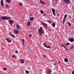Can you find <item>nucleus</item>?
Masks as SVG:
<instances>
[{
	"instance_id": "nucleus-1",
	"label": "nucleus",
	"mask_w": 74,
	"mask_h": 74,
	"mask_svg": "<svg viewBox=\"0 0 74 74\" xmlns=\"http://www.w3.org/2000/svg\"><path fill=\"white\" fill-rule=\"evenodd\" d=\"M38 32L40 36H41V34H44V32L43 31L42 27H40V28L38 29Z\"/></svg>"
},
{
	"instance_id": "nucleus-2",
	"label": "nucleus",
	"mask_w": 74,
	"mask_h": 74,
	"mask_svg": "<svg viewBox=\"0 0 74 74\" xmlns=\"http://www.w3.org/2000/svg\"><path fill=\"white\" fill-rule=\"evenodd\" d=\"M64 2L67 4H70V0H64Z\"/></svg>"
},
{
	"instance_id": "nucleus-3",
	"label": "nucleus",
	"mask_w": 74,
	"mask_h": 74,
	"mask_svg": "<svg viewBox=\"0 0 74 74\" xmlns=\"http://www.w3.org/2000/svg\"><path fill=\"white\" fill-rule=\"evenodd\" d=\"M51 10L53 12V14L54 16H56V15L55 14V9H53V8H51Z\"/></svg>"
},
{
	"instance_id": "nucleus-4",
	"label": "nucleus",
	"mask_w": 74,
	"mask_h": 74,
	"mask_svg": "<svg viewBox=\"0 0 74 74\" xmlns=\"http://www.w3.org/2000/svg\"><path fill=\"white\" fill-rule=\"evenodd\" d=\"M42 25H43V26H45V27H46V28H48V27L47 26V24L43 23V22H42Z\"/></svg>"
},
{
	"instance_id": "nucleus-5",
	"label": "nucleus",
	"mask_w": 74,
	"mask_h": 74,
	"mask_svg": "<svg viewBox=\"0 0 74 74\" xmlns=\"http://www.w3.org/2000/svg\"><path fill=\"white\" fill-rule=\"evenodd\" d=\"M14 33L15 34H18L19 33V31L18 29H14Z\"/></svg>"
},
{
	"instance_id": "nucleus-6",
	"label": "nucleus",
	"mask_w": 74,
	"mask_h": 74,
	"mask_svg": "<svg viewBox=\"0 0 74 74\" xmlns=\"http://www.w3.org/2000/svg\"><path fill=\"white\" fill-rule=\"evenodd\" d=\"M1 7H4V3H3V0H1Z\"/></svg>"
},
{
	"instance_id": "nucleus-7",
	"label": "nucleus",
	"mask_w": 74,
	"mask_h": 74,
	"mask_svg": "<svg viewBox=\"0 0 74 74\" xmlns=\"http://www.w3.org/2000/svg\"><path fill=\"white\" fill-rule=\"evenodd\" d=\"M69 41H70V42H74V39L72 38H71L69 39Z\"/></svg>"
},
{
	"instance_id": "nucleus-8",
	"label": "nucleus",
	"mask_w": 74,
	"mask_h": 74,
	"mask_svg": "<svg viewBox=\"0 0 74 74\" xmlns=\"http://www.w3.org/2000/svg\"><path fill=\"white\" fill-rule=\"evenodd\" d=\"M5 39L6 41H7L8 42H11V40L9 38H6Z\"/></svg>"
},
{
	"instance_id": "nucleus-9",
	"label": "nucleus",
	"mask_w": 74,
	"mask_h": 74,
	"mask_svg": "<svg viewBox=\"0 0 74 74\" xmlns=\"http://www.w3.org/2000/svg\"><path fill=\"white\" fill-rule=\"evenodd\" d=\"M20 62L22 63V64H23V63H24V60L23 59H21L20 60Z\"/></svg>"
},
{
	"instance_id": "nucleus-10",
	"label": "nucleus",
	"mask_w": 74,
	"mask_h": 74,
	"mask_svg": "<svg viewBox=\"0 0 74 74\" xmlns=\"http://www.w3.org/2000/svg\"><path fill=\"white\" fill-rule=\"evenodd\" d=\"M9 35L11 36H12V37H14V38H15V36L14 35L12 34L11 32H9Z\"/></svg>"
},
{
	"instance_id": "nucleus-11",
	"label": "nucleus",
	"mask_w": 74,
	"mask_h": 74,
	"mask_svg": "<svg viewBox=\"0 0 74 74\" xmlns=\"http://www.w3.org/2000/svg\"><path fill=\"white\" fill-rule=\"evenodd\" d=\"M3 21H4L5 20H6V16H3L1 17Z\"/></svg>"
},
{
	"instance_id": "nucleus-12",
	"label": "nucleus",
	"mask_w": 74,
	"mask_h": 74,
	"mask_svg": "<svg viewBox=\"0 0 74 74\" xmlns=\"http://www.w3.org/2000/svg\"><path fill=\"white\" fill-rule=\"evenodd\" d=\"M40 2L42 4H43L45 5L46 4V3H45L42 0H41L40 1Z\"/></svg>"
},
{
	"instance_id": "nucleus-13",
	"label": "nucleus",
	"mask_w": 74,
	"mask_h": 74,
	"mask_svg": "<svg viewBox=\"0 0 74 74\" xmlns=\"http://www.w3.org/2000/svg\"><path fill=\"white\" fill-rule=\"evenodd\" d=\"M8 21L10 24H12V23H13V22H14V21L12 20H9Z\"/></svg>"
},
{
	"instance_id": "nucleus-14",
	"label": "nucleus",
	"mask_w": 74,
	"mask_h": 74,
	"mask_svg": "<svg viewBox=\"0 0 74 74\" xmlns=\"http://www.w3.org/2000/svg\"><path fill=\"white\" fill-rule=\"evenodd\" d=\"M64 60L65 62H69L68 58H65L64 59Z\"/></svg>"
},
{
	"instance_id": "nucleus-15",
	"label": "nucleus",
	"mask_w": 74,
	"mask_h": 74,
	"mask_svg": "<svg viewBox=\"0 0 74 74\" xmlns=\"http://www.w3.org/2000/svg\"><path fill=\"white\" fill-rule=\"evenodd\" d=\"M18 5H20V6H21V7L23 6V3L21 2H20L18 3Z\"/></svg>"
},
{
	"instance_id": "nucleus-16",
	"label": "nucleus",
	"mask_w": 74,
	"mask_h": 74,
	"mask_svg": "<svg viewBox=\"0 0 74 74\" xmlns=\"http://www.w3.org/2000/svg\"><path fill=\"white\" fill-rule=\"evenodd\" d=\"M30 24H31V23L30 22L28 21L27 23V26H30Z\"/></svg>"
},
{
	"instance_id": "nucleus-17",
	"label": "nucleus",
	"mask_w": 74,
	"mask_h": 74,
	"mask_svg": "<svg viewBox=\"0 0 74 74\" xmlns=\"http://www.w3.org/2000/svg\"><path fill=\"white\" fill-rule=\"evenodd\" d=\"M19 27H20V25L17 24L16 25V27L17 29H19Z\"/></svg>"
},
{
	"instance_id": "nucleus-18",
	"label": "nucleus",
	"mask_w": 74,
	"mask_h": 74,
	"mask_svg": "<svg viewBox=\"0 0 74 74\" xmlns=\"http://www.w3.org/2000/svg\"><path fill=\"white\" fill-rule=\"evenodd\" d=\"M5 1L8 3H10L11 2V0H5Z\"/></svg>"
},
{
	"instance_id": "nucleus-19",
	"label": "nucleus",
	"mask_w": 74,
	"mask_h": 74,
	"mask_svg": "<svg viewBox=\"0 0 74 74\" xmlns=\"http://www.w3.org/2000/svg\"><path fill=\"white\" fill-rule=\"evenodd\" d=\"M70 45V44L69 42H66L65 44V46H67V45Z\"/></svg>"
},
{
	"instance_id": "nucleus-20",
	"label": "nucleus",
	"mask_w": 74,
	"mask_h": 74,
	"mask_svg": "<svg viewBox=\"0 0 74 74\" xmlns=\"http://www.w3.org/2000/svg\"><path fill=\"white\" fill-rule=\"evenodd\" d=\"M10 17H6V20H10Z\"/></svg>"
},
{
	"instance_id": "nucleus-21",
	"label": "nucleus",
	"mask_w": 74,
	"mask_h": 74,
	"mask_svg": "<svg viewBox=\"0 0 74 74\" xmlns=\"http://www.w3.org/2000/svg\"><path fill=\"white\" fill-rule=\"evenodd\" d=\"M34 19V17H33L30 18V21H33Z\"/></svg>"
},
{
	"instance_id": "nucleus-22",
	"label": "nucleus",
	"mask_w": 74,
	"mask_h": 74,
	"mask_svg": "<svg viewBox=\"0 0 74 74\" xmlns=\"http://www.w3.org/2000/svg\"><path fill=\"white\" fill-rule=\"evenodd\" d=\"M67 14H66L64 15V19H66V17H67Z\"/></svg>"
},
{
	"instance_id": "nucleus-23",
	"label": "nucleus",
	"mask_w": 74,
	"mask_h": 74,
	"mask_svg": "<svg viewBox=\"0 0 74 74\" xmlns=\"http://www.w3.org/2000/svg\"><path fill=\"white\" fill-rule=\"evenodd\" d=\"M52 26L53 27H55V23L54 22L52 23Z\"/></svg>"
},
{
	"instance_id": "nucleus-24",
	"label": "nucleus",
	"mask_w": 74,
	"mask_h": 74,
	"mask_svg": "<svg viewBox=\"0 0 74 74\" xmlns=\"http://www.w3.org/2000/svg\"><path fill=\"white\" fill-rule=\"evenodd\" d=\"M66 20V19H63V21H62V23L63 25H64V23L65 22V20Z\"/></svg>"
},
{
	"instance_id": "nucleus-25",
	"label": "nucleus",
	"mask_w": 74,
	"mask_h": 74,
	"mask_svg": "<svg viewBox=\"0 0 74 74\" xmlns=\"http://www.w3.org/2000/svg\"><path fill=\"white\" fill-rule=\"evenodd\" d=\"M12 58H16V56H15L14 55H12Z\"/></svg>"
},
{
	"instance_id": "nucleus-26",
	"label": "nucleus",
	"mask_w": 74,
	"mask_h": 74,
	"mask_svg": "<svg viewBox=\"0 0 74 74\" xmlns=\"http://www.w3.org/2000/svg\"><path fill=\"white\" fill-rule=\"evenodd\" d=\"M74 48V45L72 46L71 47V49H73Z\"/></svg>"
},
{
	"instance_id": "nucleus-27",
	"label": "nucleus",
	"mask_w": 74,
	"mask_h": 74,
	"mask_svg": "<svg viewBox=\"0 0 74 74\" xmlns=\"http://www.w3.org/2000/svg\"><path fill=\"white\" fill-rule=\"evenodd\" d=\"M64 48L65 49H66V51H69V49H68L67 48H66V47H65V46H64Z\"/></svg>"
},
{
	"instance_id": "nucleus-28",
	"label": "nucleus",
	"mask_w": 74,
	"mask_h": 74,
	"mask_svg": "<svg viewBox=\"0 0 74 74\" xmlns=\"http://www.w3.org/2000/svg\"><path fill=\"white\" fill-rule=\"evenodd\" d=\"M51 73V71L49 70L48 71V74H49L50 73Z\"/></svg>"
},
{
	"instance_id": "nucleus-29",
	"label": "nucleus",
	"mask_w": 74,
	"mask_h": 74,
	"mask_svg": "<svg viewBox=\"0 0 74 74\" xmlns=\"http://www.w3.org/2000/svg\"><path fill=\"white\" fill-rule=\"evenodd\" d=\"M40 13L42 14H44V12H43L42 10H41L40 11Z\"/></svg>"
},
{
	"instance_id": "nucleus-30",
	"label": "nucleus",
	"mask_w": 74,
	"mask_h": 74,
	"mask_svg": "<svg viewBox=\"0 0 74 74\" xmlns=\"http://www.w3.org/2000/svg\"><path fill=\"white\" fill-rule=\"evenodd\" d=\"M48 22L49 23H52V21H51V20H48Z\"/></svg>"
},
{
	"instance_id": "nucleus-31",
	"label": "nucleus",
	"mask_w": 74,
	"mask_h": 74,
	"mask_svg": "<svg viewBox=\"0 0 74 74\" xmlns=\"http://www.w3.org/2000/svg\"><path fill=\"white\" fill-rule=\"evenodd\" d=\"M61 46H62V47H64L65 46V45L64 44H61Z\"/></svg>"
},
{
	"instance_id": "nucleus-32",
	"label": "nucleus",
	"mask_w": 74,
	"mask_h": 74,
	"mask_svg": "<svg viewBox=\"0 0 74 74\" xmlns=\"http://www.w3.org/2000/svg\"><path fill=\"white\" fill-rule=\"evenodd\" d=\"M43 15V16H47V14H46L45 13H44Z\"/></svg>"
},
{
	"instance_id": "nucleus-33",
	"label": "nucleus",
	"mask_w": 74,
	"mask_h": 74,
	"mask_svg": "<svg viewBox=\"0 0 74 74\" xmlns=\"http://www.w3.org/2000/svg\"><path fill=\"white\" fill-rule=\"evenodd\" d=\"M6 8H9V7L8 5H6Z\"/></svg>"
},
{
	"instance_id": "nucleus-34",
	"label": "nucleus",
	"mask_w": 74,
	"mask_h": 74,
	"mask_svg": "<svg viewBox=\"0 0 74 74\" xmlns=\"http://www.w3.org/2000/svg\"><path fill=\"white\" fill-rule=\"evenodd\" d=\"M25 72L27 74H29V71H26Z\"/></svg>"
},
{
	"instance_id": "nucleus-35",
	"label": "nucleus",
	"mask_w": 74,
	"mask_h": 74,
	"mask_svg": "<svg viewBox=\"0 0 74 74\" xmlns=\"http://www.w3.org/2000/svg\"><path fill=\"white\" fill-rule=\"evenodd\" d=\"M22 40L23 42H24L25 41V40H24L23 39H22Z\"/></svg>"
},
{
	"instance_id": "nucleus-36",
	"label": "nucleus",
	"mask_w": 74,
	"mask_h": 74,
	"mask_svg": "<svg viewBox=\"0 0 74 74\" xmlns=\"http://www.w3.org/2000/svg\"><path fill=\"white\" fill-rule=\"evenodd\" d=\"M47 47H47V48H50V49L51 48V47L49 46H47Z\"/></svg>"
},
{
	"instance_id": "nucleus-37",
	"label": "nucleus",
	"mask_w": 74,
	"mask_h": 74,
	"mask_svg": "<svg viewBox=\"0 0 74 74\" xmlns=\"http://www.w3.org/2000/svg\"><path fill=\"white\" fill-rule=\"evenodd\" d=\"M15 53H18V51L16 50Z\"/></svg>"
},
{
	"instance_id": "nucleus-38",
	"label": "nucleus",
	"mask_w": 74,
	"mask_h": 74,
	"mask_svg": "<svg viewBox=\"0 0 74 74\" xmlns=\"http://www.w3.org/2000/svg\"><path fill=\"white\" fill-rule=\"evenodd\" d=\"M49 31H50V32H51V31H52V29H49Z\"/></svg>"
},
{
	"instance_id": "nucleus-39",
	"label": "nucleus",
	"mask_w": 74,
	"mask_h": 74,
	"mask_svg": "<svg viewBox=\"0 0 74 74\" xmlns=\"http://www.w3.org/2000/svg\"><path fill=\"white\" fill-rule=\"evenodd\" d=\"M2 21V18H0V22H1Z\"/></svg>"
},
{
	"instance_id": "nucleus-40",
	"label": "nucleus",
	"mask_w": 74,
	"mask_h": 74,
	"mask_svg": "<svg viewBox=\"0 0 74 74\" xmlns=\"http://www.w3.org/2000/svg\"><path fill=\"white\" fill-rule=\"evenodd\" d=\"M71 24L70 23H69V25H68V26H71Z\"/></svg>"
},
{
	"instance_id": "nucleus-41",
	"label": "nucleus",
	"mask_w": 74,
	"mask_h": 74,
	"mask_svg": "<svg viewBox=\"0 0 74 74\" xmlns=\"http://www.w3.org/2000/svg\"><path fill=\"white\" fill-rule=\"evenodd\" d=\"M71 74H74V70L73 71H72V72Z\"/></svg>"
},
{
	"instance_id": "nucleus-42",
	"label": "nucleus",
	"mask_w": 74,
	"mask_h": 74,
	"mask_svg": "<svg viewBox=\"0 0 74 74\" xmlns=\"http://www.w3.org/2000/svg\"><path fill=\"white\" fill-rule=\"evenodd\" d=\"M4 69L5 71H6V70H7V69L6 68H4Z\"/></svg>"
},
{
	"instance_id": "nucleus-43",
	"label": "nucleus",
	"mask_w": 74,
	"mask_h": 74,
	"mask_svg": "<svg viewBox=\"0 0 74 74\" xmlns=\"http://www.w3.org/2000/svg\"><path fill=\"white\" fill-rule=\"evenodd\" d=\"M43 56H44V57H45V58L46 57V56L45 55H43Z\"/></svg>"
},
{
	"instance_id": "nucleus-44",
	"label": "nucleus",
	"mask_w": 74,
	"mask_h": 74,
	"mask_svg": "<svg viewBox=\"0 0 74 74\" xmlns=\"http://www.w3.org/2000/svg\"><path fill=\"white\" fill-rule=\"evenodd\" d=\"M32 34H30V35H29V37H32Z\"/></svg>"
},
{
	"instance_id": "nucleus-45",
	"label": "nucleus",
	"mask_w": 74,
	"mask_h": 74,
	"mask_svg": "<svg viewBox=\"0 0 74 74\" xmlns=\"http://www.w3.org/2000/svg\"><path fill=\"white\" fill-rule=\"evenodd\" d=\"M70 23H69V22H66V23H67L68 24H69Z\"/></svg>"
},
{
	"instance_id": "nucleus-46",
	"label": "nucleus",
	"mask_w": 74,
	"mask_h": 74,
	"mask_svg": "<svg viewBox=\"0 0 74 74\" xmlns=\"http://www.w3.org/2000/svg\"><path fill=\"white\" fill-rule=\"evenodd\" d=\"M46 44L45 43L44 44V45L45 46V47H46Z\"/></svg>"
},
{
	"instance_id": "nucleus-47",
	"label": "nucleus",
	"mask_w": 74,
	"mask_h": 74,
	"mask_svg": "<svg viewBox=\"0 0 74 74\" xmlns=\"http://www.w3.org/2000/svg\"><path fill=\"white\" fill-rule=\"evenodd\" d=\"M30 16H33V15H32V14H30Z\"/></svg>"
},
{
	"instance_id": "nucleus-48",
	"label": "nucleus",
	"mask_w": 74,
	"mask_h": 74,
	"mask_svg": "<svg viewBox=\"0 0 74 74\" xmlns=\"http://www.w3.org/2000/svg\"><path fill=\"white\" fill-rule=\"evenodd\" d=\"M45 47H46V48H48V46H45Z\"/></svg>"
},
{
	"instance_id": "nucleus-49",
	"label": "nucleus",
	"mask_w": 74,
	"mask_h": 74,
	"mask_svg": "<svg viewBox=\"0 0 74 74\" xmlns=\"http://www.w3.org/2000/svg\"><path fill=\"white\" fill-rule=\"evenodd\" d=\"M54 66H55V65H56V63H54Z\"/></svg>"
},
{
	"instance_id": "nucleus-50",
	"label": "nucleus",
	"mask_w": 74,
	"mask_h": 74,
	"mask_svg": "<svg viewBox=\"0 0 74 74\" xmlns=\"http://www.w3.org/2000/svg\"><path fill=\"white\" fill-rule=\"evenodd\" d=\"M23 45H25V44L24 43V42H23Z\"/></svg>"
},
{
	"instance_id": "nucleus-51",
	"label": "nucleus",
	"mask_w": 74,
	"mask_h": 74,
	"mask_svg": "<svg viewBox=\"0 0 74 74\" xmlns=\"http://www.w3.org/2000/svg\"><path fill=\"white\" fill-rule=\"evenodd\" d=\"M2 49H4V48H2Z\"/></svg>"
},
{
	"instance_id": "nucleus-52",
	"label": "nucleus",
	"mask_w": 74,
	"mask_h": 74,
	"mask_svg": "<svg viewBox=\"0 0 74 74\" xmlns=\"http://www.w3.org/2000/svg\"><path fill=\"white\" fill-rule=\"evenodd\" d=\"M55 0V1H58V0Z\"/></svg>"
},
{
	"instance_id": "nucleus-53",
	"label": "nucleus",
	"mask_w": 74,
	"mask_h": 74,
	"mask_svg": "<svg viewBox=\"0 0 74 74\" xmlns=\"http://www.w3.org/2000/svg\"><path fill=\"white\" fill-rule=\"evenodd\" d=\"M15 1H16V0H14Z\"/></svg>"
}]
</instances>
